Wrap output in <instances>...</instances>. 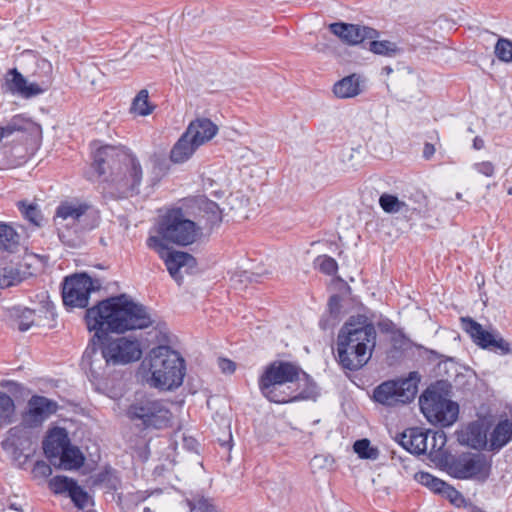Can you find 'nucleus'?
<instances>
[{
    "mask_svg": "<svg viewBox=\"0 0 512 512\" xmlns=\"http://www.w3.org/2000/svg\"><path fill=\"white\" fill-rule=\"evenodd\" d=\"M87 328L93 331L92 345H89L81 360V366L94 379L103 378L106 369L112 366L103 347L96 348L94 339H104L108 332L123 333L127 330L144 329L153 324L146 307L130 300L126 295L111 297L87 309L85 316Z\"/></svg>",
    "mask_w": 512,
    "mask_h": 512,
    "instance_id": "f257e3e1",
    "label": "nucleus"
},
{
    "mask_svg": "<svg viewBox=\"0 0 512 512\" xmlns=\"http://www.w3.org/2000/svg\"><path fill=\"white\" fill-rule=\"evenodd\" d=\"M376 345V330L365 316L351 317L337 336L339 364L347 370L362 368L371 358Z\"/></svg>",
    "mask_w": 512,
    "mask_h": 512,
    "instance_id": "f03ea898",
    "label": "nucleus"
},
{
    "mask_svg": "<svg viewBox=\"0 0 512 512\" xmlns=\"http://www.w3.org/2000/svg\"><path fill=\"white\" fill-rule=\"evenodd\" d=\"M150 385L163 390L179 387L185 376L184 359L168 346L153 348L149 354Z\"/></svg>",
    "mask_w": 512,
    "mask_h": 512,
    "instance_id": "7ed1b4c3",
    "label": "nucleus"
},
{
    "mask_svg": "<svg viewBox=\"0 0 512 512\" xmlns=\"http://www.w3.org/2000/svg\"><path fill=\"white\" fill-rule=\"evenodd\" d=\"M129 421L141 430H161L171 426L172 412L167 403L148 395H135L125 410Z\"/></svg>",
    "mask_w": 512,
    "mask_h": 512,
    "instance_id": "20e7f679",
    "label": "nucleus"
},
{
    "mask_svg": "<svg viewBox=\"0 0 512 512\" xmlns=\"http://www.w3.org/2000/svg\"><path fill=\"white\" fill-rule=\"evenodd\" d=\"M419 406L425 418L434 425L447 427L458 418L459 406L449 399L444 381L430 385L419 397Z\"/></svg>",
    "mask_w": 512,
    "mask_h": 512,
    "instance_id": "39448f33",
    "label": "nucleus"
},
{
    "mask_svg": "<svg viewBox=\"0 0 512 512\" xmlns=\"http://www.w3.org/2000/svg\"><path fill=\"white\" fill-rule=\"evenodd\" d=\"M201 230L202 227L188 219L181 208H175L168 210L160 218L156 237L162 239L163 243L188 246L198 239Z\"/></svg>",
    "mask_w": 512,
    "mask_h": 512,
    "instance_id": "423d86ee",
    "label": "nucleus"
},
{
    "mask_svg": "<svg viewBox=\"0 0 512 512\" xmlns=\"http://www.w3.org/2000/svg\"><path fill=\"white\" fill-rule=\"evenodd\" d=\"M262 395L270 402L285 404L300 400H307L317 396V386L311 379L309 383L299 382H280L272 384L270 382L258 383Z\"/></svg>",
    "mask_w": 512,
    "mask_h": 512,
    "instance_id": "0eeeda50",
    "label": "nucleus"
},
{
    "mask_svg": "<svg viewBox=\"0 0 512 512\" xmlns=\"http://www.w3.org/2000/svg\"><path fill=\"white\" fill-rule=\"evenodd\" d=\"M491 462L481 453H463L446 462L447 473L460 480L484 482L490 474Z\"/></svg>",
    "mask_w": 512,
    "mask_h": 512,
    "instance_id": "6e6552de",
    "label": "nucleus"
},
{
    "mask_svg": "<svg viewBox=\"0 0 512 512\" xmlns=\"http://www.w3.org/2000/svg\"><path fill=\"white\" fill-rule=\"evenodd\" d=\"M418 391L417 382L412 377L389 380L374 389V400L382 405L394 407L414 400Z\"/></svg>",
    "mask_w": 512,
    "mask_h": 512,
    "instance_id": "1a4fd4ad",
    "label": "nucleus"
},
{
    "mask_svg": "<svg viewBox=\"0 0 512 512\" xmlns=\"http://www.w3.org/2000/svg\"><path fill=\"white\" fill-rule=\"evenodd\" d=\"M147 246L158 253L159 257L164 261L169 274L178 284L183 279L181 269L189 272L196 266V260L191 254L170 250L159 237L150 236L147 239Z\"/></svg>",
    "mask_w": 512,
    "mask_h": 512,
    "instance_id": "9d476101",
    "label": "nucleus"
},
{
    "mask_svg": "<svg viewBox=\"0 0 512 512\" xmlns=\"http://www.w3.org/2000/svg\"><path fill=\"white\" fill-rule=\"evenodd\" d=\"M100 284L94 282L86 273L73 274L65 278L62 286V298L66 306L85 308L89 303L91 292Z\"/></svg>",
    "mask_w": 512,
    "mask_h": 512,
    "instance_id": "9b49d317",
    "label": "nucleus"
},
{
    "mask_svg": "<svg viewBox=\"0 0 512 512\" xmlns=\"http://www.w3.org/2000/svg\"><path fill=\"white\" fill-rule=\"evenodd\" d=\"M463 329L470 335L474 343L501 356L512 355V344L498 332H489L481 324L470 317L461 318Z\"/></svg>",
    "mask_w": 512,
    "mask_h": 512,
    "instance_id": "f8f14e48",
    "label": "nucleus"
},
{
    "mask_svg": "<svg viewBox=\"0 0 512 512\" xmlns=\"http://www.w3.org/2000/svg\"><path fill=\"white\" fill-rule=\"evenodd\" d=\"M122 166L112 181L121 197H128L139 193L142 181V168L139 161L132 155H122Z\"/></svg>",
    "mask_w": 512,
    "mask_h": 512,
    "instance_id": "ddd939ff",
    "label": "nucleus"
},
{
    "mask_svg": "<svg viewBox=\"0 0 512 512\" xmlns=\"http://www.w3.org/2000/svg\"><path fill=\"white\" fill-rule=\"evenodd\" d=\"M103 353L112 366L126 365L139 360L142 356L141 346L138 340H131L126 337L101 340Z\"/></svg>",
    "mask_w": 512,
    "mask_h": 512,
    "instance_id": "4468645a",
    "label": "nucleus"
},
{
    "mask_svg": "<svg viewBox=\"0 0 512 512\" xmlns=\"http://www.w3.org/2000/svg\"><path fill=\"white\" fill-rule=\"evenodd\" d=\"M311 377L305 373L298 365L288 362L276 360L265 367L263 373L259 377L258 383L270 382L272 384L280 382H299L309 383Z\"/></svg>",
    "mask_w": 512,
    "mask_h": 512,
    "instance_id": "2eb2a0df",
    "label": "nucleus"
},
{
    "mask_svg": "<svg viewBox=\"0 0 512 512\" xmlns=\"http://www.w3.org/2000/svg\"><path fill=\"white\" fill-rule=\"evenodd\" d=\"M58 405L44 396L34 395L27 403V410L22 415V424L28 428L42 425L52 414L56 413Z\"/></svg>",
    "mask_w": 512,
    "mask_h": 512,
    "instance_id": "dca6fc26",
    "label": "nucleus"
},
{
    "mask_svg": "<svg viewBox=\"0 0 512 512\" xmlns=\"http://www.w3.org/2000/svg\"><path fill=\"white\" fill-rule=\"evenodd\" d=\"M329 30L343 43L355 46L367 38H379V32L371 27L344 22H335L329 25Z\"/></svg>",
    "mask_w": 512,
    "mask_h": 512,
    "instance_id": "f3484780",
    "label": "nucleus"
},
{
    "mask_svg": "<svg viewBox=\"0 0 512 512\" xmlns=\"http://www.w3.org/2000/svg\"><path fill=\"white\" fill-rule=\"evenodd\" d=\"M3 89L22 98H32L42 94L40 85L29 82L16 68L7 71Z\"/></svg>",
    "mask_w": 512,
    "mask_h": 512,
    "instance_id": "a211bd4d",
    "label": "nucleus"
},
{
    "mask_svg": "<svg viewBox=\"0 0 512 512\" xmlns=\"http://www.w3.org/2000/svg\"><path fill=\"white\" fill-rule=\"evenodd\" d=\"M457 441L461 445L468 446L476 450L489 451V442L487 429L480 421H474L456 431Z\"/></svg>",
    "mask_w": 512,
    "mask_h": 512,
    "instance_id": "6ab92c4d",
    "label": "nucleus"
},
{
    "mask_svg": "<svg viewBox=\"0 0 512 512\" xmlns=\"http://www.w3.org/2000/svg\"><path fill=\"white\" fill-rule=\"evenodd\" d=\"M55 225L58 230V237L60 241L70 247L77 248L83 243L82 231L83 225L72 218L67 219H54Z\"/></svg>",
    "mask_w": 512,
    "mask_h": 512,
    "instance_id": "aec40b11",
    "label": "nucleus"
},
{
    "mask_svg": "<svg viewBox=\"0 0 512 512\" xmlns=\"http://www.w3.org/2000/svg\"><path fill=\"white\" fill-rule=\"evenodd\" d=\"M218 132V127L208 118H197L190 122L185 130L188 136L195 145L202 146L210 141Z\"/></svg>",
    "mask_w": 512,
    "mask_h": 512,
    "instance_id": "412c9836",
    "label": "nucleus"
},
{
    "mask_svg": "<svg viewBox=\"0 0 512 512\" xmlns=\"http://www.w3.org/2000/svg\"><path fill=\"white\" fill-rule=\"evenodd\" d=\"M69 445L71 444L67 431L64 428L56 427L49 431L43 441V450L47 458L57 459Z\"/></svg>",
    "mask_w": 512,
    "mask_h": 512,
    "instance_id": "4be33fe9",
    "label": "nucleus"
},
{
    "mask_svg": "<svg viewBox=\"0 0 512 512\" xmlns=\"http://www.w3.org/2000/svg\"><path fill=\"white\" fill-rule=\"evenodd\" d=\"M512 440L511 418L500 419L489 434V451L498 452Z\"/></svg>",
    "mask_w": 512,
    "mask_h": 512,
    "instance_id": "5701e85b",
    "label": "nucleus"
},
{
    "mask_svg": "<svg viewBox=\"0 0 512 512\" xmlns=\"http://www.w3.org/2000/svg\"><path fill=\"white\" fill-rule=\"evenodd\" d=\"M363 79L359 74L353 73L345 76L333 85V93L339 99H349L360 95L363 91Z\"/></svg>",
    "mask_w": 512,
    "mask_h": 512,
    "instance_id": "b1692460",
    "label": "nucleus"
},
{
    "mask_svg": "<svg viewBox=\"0 0 512 512\" xmlns=\"http://www.w3.org/2000/svg\"><path fill=\"white\" fill-rule=\"evenodd\" d=\"M428 434L420 428L406 430L400 439L401 446L410 453L423 454L427 451Z\"/></svg>",
    "mask_w": 512,
    "mask_h": 512,
    "instance_id": "393cba45",
    "label": "nucleus"
},
{
    "mask_svg": "<svg viewBox=\"0 0 512 512\" xmlns=\"http://www.w3.org/2000/svg\"><path fill=\"white\" fill-rule=\"evenodd\" d=\"M198 148V145H195L194 142L183 133L171 149L170 159L173 163H184L192 157Z\"/></svg>",
    "mask_w": 512,
    "mask_h": 512,
    "instance_id": "a878e982",
    "label": "nucleus"
},
{
    "mask_svg": "<svg viewBox=\"0 0 512 512\" xmlns=\"http://www.w3.org/2000/svg\"><path fill=\"white\" fill-rule=\"evenodd\" d=\"M88 209L87 204L77 201H64L57 207L54 219H67L69 217L81 223Z\"/></svg>",
    "mask_w": 512,
    "mask_h": 512,
    "instance_id": "bb28decb",
    "label": "nucleus"
},
{
    "mask_svg": "<svg viewBox=\"0 0 512 512\" xmlns=\"http://www.w3.org/2000/svg\"><path fill=\"white\" fill-rule=\"evenodd\" d=\"M33 77L34 80L31 82L40 85L42 93L48 90L53 80L52 64L44 58L37 59Z\"/></svg>",
    "mask_w": 512,
    "mask_h": 512,
    "instance_id": "cd10ccee",
    "label": "nucleus"
},
{
    "mask_svg": "<svg viewBox=\"0 0 512 512\" xmlns=\"http://www.w3.org/2000/svg\"><path fill=\"white\" fill-rule=\"evenodd\" d=\"M116 155L117 151L115 147L110 145L102 146L95 151L93 156V168L99 176L106 173L107 168L110 167V164L114 161V157Z\"/></svg>",
    "mask_w": 512,
    "mask_h": 512,
    "instance_id": "c85d7f7f",
    "label": "nucleus"
},
{
    "mask_svg": "<svg viewBox=\"0 0 512 512\" xmlns=\"http://www.w3.org/2000/svg\"><path fill=\"white\" fill-rule=\"evenodd\" d=\"M199 209L205 220L204 228L213 229L222 222V212L217 203L207 199L201 200Z\"/></svg>",
    "mask_w": 512,
    "mask_h": 512,
    "instance_id": "c756f323",
    "label": "nucleus"
},
{
    "mask_svg": "<svg viewBox=\"0 0 512 512\" xmlns=\"http://www.w3.org/2000/svg\"><path fill=\"white\" fill-rule=\"evenodd\" d=\"M379 205L384 212L389 214H408L415 211V208H410L408 204L400 200L397 196L389 193H383L379 198Z\"/></svg>",
    "mask_w": 512,
    "mask_h": 512,
    "instance_id": "7c9ffc66",
    "label": "nucleus"
},
{
    "mask_svg": "<svg viewBox=\"0 0 512 512\" xmlns=\"http://www.w3.org/2000/svg\"><path fill=\"white\" fill-rule=\"evenodd\" d=\"M20 242V236L16 230L3 222H0V250L14 252Z\"/></svg>",
    "mask_w": 512,
    "mask_h": 512,
    "instance_id": "2f4dec72",
    "label": "nucleus"
},
{
    "mask_svg": "<svg viewBox=\"0 0 512 512\" xmlns=\"http://www.w3.org/2000/svg\"><path fill=\"white\" fill-rule=\"evenodd\" d=\"M59 462L63 469H77L83 465L84 457L78 447L69 445L59 455Z\"/></svg>",
    "mask_w": 512,
    "mask_h": 512,
    "instance_id": "473e14b6",
    "label": "nucleus"
},
{
    "mask_svg": "<svg viewBox=\"0 0 512 512\" xmlns=\"http://www.w3.org/2000/svg\"><path fill=\"white\" fill-rule=\"evenodd\" d=\"M378 38H367L370 40L368 49L377 55L394 57L401 52L396 43L388 40H377Z\"/></svg>",
    "mask_w": 512,
    "mask_h": 512,
    "instance_id": "72a5a7b5",
    "label": "nucleus"
},
{
    "mask_svg": "<svg viewBox=\"0 0 512 512\" xmlns=\"http://www.w3.org/2000/svg\"><path fill=\"white\" fill-rule=\"evenodd\" d=\"M148 98V91L146 89L140 90L132 101L130 112L137 116L150 115L155 106L149 102Z\"/></svg>",
    "mask_w": 512,
    "mask_h": 512,
    "instance_id": "f704fd0d",
    "label": "nucleus"
},
{
    "mask_svg": "<svg viewBox=\"0 0 512 512\" xmlns=\"http://www.w3.org/2000/svg\"><path fill=\"white\" fill-rule=\"evenodd\" d=\"M353 449L361 459L376 460L380 454L379 449L372 446L366 438L357 440L353 445Z\"/></svg>",
    "mask_w": 512,
    "mask_h": 512,
    "instance_id": "c9c22d12",
    "label": "nucleus"
},
{
    "mask_svg": "<svg viewBox=\"0 0 512 512\" xmlns=\"http://www.w3.org/2000/svg\"><path fill=\"white\" fill-rule=\"evenodd\" d=\"M414 479L423 486L429 488L432 492L440 494L441 490L444 489L446 482L436 478L428 472H417L414 475Z\"/></svg>",
    "mask_w": 512,
    "mask_h": 512,
    "instance_id": "e433bc0d",
    "label": "nucleus"
},
{
    "mask_svg": "<svg viewBox=\"0 0 512 512\" xmlns=\"http://www.w3.org/2000/svg\"><path fill=\"white\" fill-rule=\"evenodd\" d=\"M15 411V405L12 398L0 391V427L11 422Z\"/></svg>",
    "mask_w": 512,
    "mask_h": 512,
    "instance_id": "4c0bfd02",
    "label": "nucleus"
},
{
    "mask_svg": "<svg viewBox=\"0 0 512 512\" xmlns=\"http://www.w3.org/2000/svg\"><path fill=\"white\" fill-rule=\"evenodd\" d=\"M187 504L191 511L198 512H220L213 500L202 495H195L187 500Z\"/></svg>",
    "mask_w": 512,
    "mask_h": 512,
    "instance_id": "58836bf2",
    "label": "nucleus"
},
{
    "mask_svg": "<svg viewBox=\"0 0 512 512\" xmlns=\"http://www.w3.org/2000/svg\"><path fill=\"white\" fill-rule=\"evenodd\" d=\"M30 125L31 122L20 117H14L5 127H0V142L3 138L9 137L15 132L27 130Z\"/></svg>",
    "mask_w": 512,
    "mask_h": 512,
    "instance_id": "ea45409f",
    "label": "nucleus"
},
{
    "mask_svg": "<svg viewBox=\"0 0 512 512\" xmlns=\"http://www.w3.org/2000/svg\"><path fill=\"white\" fill-rule=\"evenodd\" d=\"M18 206L24 217L29 222H31L35 226L41 225L43 217L36 204L26 205L24 202H19Z\"/></svg>",
    "mask_w": 512,
    "mask_h": 512,
    "instance_id": "a19ab883",
    "label": "nucleus"
},
{
    "mask_svg": "<svg viewBox=\"0 0 512 512\" xmlns=\"http://www.w3.org/2000/svg\"><path fill=\"white\" fill-rule=\"evenodd\" d=\"M75 483V480L66 476H55L50 480L49 486L51 490L56 494L64 492H68L69 494L72 490V486H74Z\"/></svg>",
    "mask_w": 512,
    "mask_h": 512,
    "instance_id": "79ce46f5",
    "label": "nucleus"
},
{
    "mask_svg": "<svg viewBox=\"0 0 512 512\" xmlns=\"http://www.w3.org/2000/svg\"><path fill=\"white\" fill-rule=\"evenodd\" d=\"M495 54L503 62L512 61V42L505 38H500L495 45Z\"/></svg>",
    "mask_w": 512,
    "mask_h": 512,
    "instance_id": "37998d69",
    "label": "nucleus"
},
{
    "mask_svg": "<svg viewBox=\"0 0 512 512\" xmlns=\"http://www.w3.org/2000/svg\"><path fill=\"white\" fill-rule=\"evenodd\" d=\"M69 496L74 504L80 509L87 507L90 500L87 492H85L77 482L72 486Z\"/></svg>",
    "mask_w": 512,
    "mask_h": 512,
    "instance_id": "c03bdc74",
    "label": "nucleus"
},
{
    "mask_svg": "<svg viewBox=\"0 0 512 512\" xmlns=\"http://www.w3.org/2000/svg\"><path fill=\"white\" fill-rule=\"evenodd\" d=\"M259 274L250 273L248 271H239L231 276V285L235 289H242V284L257 281Z\"/></svg>",
    "mask_w": 512,
    "mask_h": 512,
    "instance_id": "a18cd8bd",
    "label": "nucleus"
},
{
    "mask_svg": "<svg viewBox=\"0 0 512 512\" xmlns=\"http://www.w3.org/2000/svg\"><path fill=\"white\" fill-rule=\"evenodd\" d=\"M316 263L319 269L327 275H333L338 268L337 262L332 257L326 255L317 257Z\"/></svg>",
    "mask_w": 512,
    "mask_h": 512,
    "instance_id": "49530a36",
    "label": "nucleus"
},
{
    "mask_svg": "<svg viewBox=\"0 0 512 512\" xmlns=\"http://www.w3.org/2000/svg\"><path fill=\"white\" fill-rule=\"evenodd\" d=\"M440 495L448 499L455 506L459 507L464 503L462 494L447 483L444 489L441 490Z\"/></svg>",
    "mask_w": 512,
    "mask_h": 512,
    "instance_id": "de8ad7c7",
    "label": "nucleus"
},
{
    "mask_svg": "<svg viewBox=\"0 0 512 512\" xmlns=\"http://www.w3.org/2000/svg\"><path fill=\"white\" fill-rule=\"evenodd\" d=\"M34 323V311L25 308L18 320V329L20 331H27Z\"/></svg>",
    "mask_w": 512,
    "mask_h": 512,
    "instance_id": "09e8293b",
    "label": "nucleus"
},
{
    "mask_svg": "<svg viewBox=\"0 0 512 512\" xmlns=\"http://www.w3.org/2000/svg\"><path fill=\"white\" fill-rule=\"evenodd\" d=\"M473 168L480 174L486 177H492L494 175L495 167L490 161H483L480 163H475Z\"/></svg>",
    "mask_w": 512,
    "mask_h": 512,
    "instance_id": "8fccbe9b",
    "label": "nucleus"
},
{
    "mask_svg": "<svg viewBox=\"0 0 512 512\" xmlns=\"http://www.w3.org/2000/svg\"><path fill=\"white\" fill-rule=\"evenodd\" d=\"M33 473L35 476L46 478L52 474V468L44 461H37L34 465Z\"/></svg>",
    "mask_w": 512,
    "mask_h": 512,
    "instance_id": "3c124183",
    "label": "nucleus"
},
{
    "mask_svg": "<svg viewBox=\"0 0 512 512\" xmlns=\"http://www.w3.org/2000/svg\"><path fill=\"white\" fill-rule=\"evenodd\" d=\"M218 366L223 373L227 374L233 373L236 369V364L233 361L225 358H220L218 360Z\"/></svg>",
    "mask_w": 512,
    "mask_h": 512,
    "instance_id": "603ef678",
    "label": "nucleus"
},
{
    "mask_svg": "<svg viewBox=\"0 0 512 512\" xmlns=\"http://www.w3.org/2000/svg\"><path fill=\"white\" fill-rule=\"evenodd\" d=\"M14 283H15V278L8 276L7 269H4V274L2 276V279H0V285L8 287V286L14 285Z\"/></svg>",
    "mask_w": 512,
    "mask_h": 512,
    "instance_id": "864d4df0",
    "label": "nucleus"
},
{
    "mask_svg": "<svg viewBox=\"0 0 512 512\" xmlns=\"http://www.w3.org/2000/svg\"><path fill=\"white\" fill-rule=\"evenodd\" d=\"M435 153L434 145L430 143H426L423 149V156L426 159H429Z\"/></svg>",
    "mask_w": 512,
    "mask_h": 512,
    "instance_id": "5fc2aeb1",
    "label": "nucleus"
},
{
    "mask_svg": "<svg viewBox=\"0 0 512 512\" xmlns=\"http://www.w3.org/2000/svg\"><path fill=\"white\" fill-rule=\"evenodd\" d=\"M484 147V140L479 136H476L473 140V148L475 150H480Z\"/></svg>",
    "mask_w": 512,
    "mask_h": 512,
    "instance_id": "6e6d98bb",
    "label": "nucleus"
},
{
    "mask_svg": "<svg viewBox=\"0 0 512 512\" xmlns=\"http://www.w3.org/2000/svg\"><path fill=\"white\" fill-rule=\"evenodd\" d=\"M383 71L386 72V74H390L392 72V68L389 66H386L383 68Z\"/></svg>",
    "mask_w": 512,
    "mask_h": 512,
    "instance_id": "4d7b16f0",
    "label": "nucleus"
},
{
    "mask_svg": "<svg viewBox=\"0 0 512 512\" xmlns=\"http://www.w3.org/2000/svg\"><path fill=\"white\" fill-rule=\"evenodd\" d=\"M333 301H335L336 303H338V298H337V296H332V297L330 298V303H329V304H330V306H331V307H332V303H333Z\"/></svg>",
    "mask_w": 512,
    "mask_h": 512,
    "instance_id": "13d9d810",
    "label": "nucleus"
},
{
    "mask_svg": "<svg viewBox=\"0 0 512 512\" xmlns=\"http://www.w3.org/2000/svg\"><path fill=\"white\" fill-rule=\"evenodd\" d=\"M322 457L321 456H315L313 458V462H318Z\"/></svg>",
    "mask_w": 512,
    "mask_h": 512,
    "instance_id": "bf43d9fd",
    "label": "nucleus"
},
{
    "mask_svg": "<svg viewBox=\"0 0 512 512\" xmlns=\"http://www.w3.org/2000/svg\"><path fill=\"white\" fill-rule=\"evenodd\" d=\"M10 508H11V509H13V510L19 511V508H17V507H16V505H14V504H12V505L10 506Z\"/></svg>",
    "mask_w": 512,
    "mask_h": 512,
    "instance_id": "052dcab7",
    "label": "nucleus"
},
{
    "mask_svg": "<svg viewBox=\"0 0 512 512\" xmlns=\"http://www.w3.org/2000/svg\"><path fill=\"white\" fill-rule=\"evenodd\" d=\"M456 198L460 200V199L462 198V194L458 192V193L456 194Z\"/></svg>",
    "mask_w": 512,
    "mask_h": 512,
    "instance_id": "680f3d73",
    "label": "nucleus"
},
{
    "mask_svg": "<svg viewBox=\"0 0 512 512\" xmlns=\"http://www.w3.org/2000/svg\"><path fill=\"white\" fill-rule=\"evenodd\" d=\"M508 193L512 195V187L508 190Z\"/></svg>",
    "mask_w": 512,
    "mask_h": 512,
    "instance_id": "e2e57ef3",
    "label": "nucleus"
},
{
    "mask_svg": "<svg viewBox=\"0 0 512 512\" xmlns=\"http://www.w3.org/2000/svg\"><path fill=\"white\" fill-rule=\"evenodd\" d=\"M468 131H469L470 133H473V132H474L472 128H468Z\"/></svg>",
    "mask_w": 512,
    "mask_h": 512,
    "instance_id": "0e129e2a",
    "label": "nucleus"
}]
</instances>
